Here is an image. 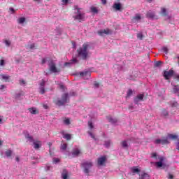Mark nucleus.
<instances>
[{
	"mask_svg": "<svg viewBox=\"0 0 179 179\" xmlns=\"http://www.w3.org/2000/svg\"><path fill=\"white\" fill-rule=\"evenodd\" d=\"M90 48V44L89 43H85L83 45L82 48H80L77 52L78 54V57H80L82 59H86L87 58V55H89V52L87 50Z\"/></svg>",
	"mask_w": 179,
	"mask_h": 179,
	"instance_id": "1",
	"label": "nucleus"
},
{
	"mask_svg": "<svg viewBox=\"0 0 179 179\" xmlns=\"http://www.w3.org/2000/svg\"><path fill=\"white\" fill-rule=\"evenodd\" d=\"M75 13L77 15L74 16V19L76 20H78V22L85 21V13L82 10V8H79L78 6H74Z\"/></svg>",
	"mask_w": 179,
	"mask_h": 179,
	"instance_id": "2",
	"label": "nucleus"
},
{
	"mask_svg": "<svg viewBox=\"0 0 179 179\" xmlns=\"http://www.w3.org/2000/svg\"><path fill=\"white\" fill-rule=\"evenodd\" d=\"M69 99V94L68 93H64L62 95V99H59L57 101H54V103L56 104V106H59V107H61V106H64L68 103V99Z\"/></svg>",
	"mask_w": 179,
	"mask_h": 179,
	"instance_id": "3",
	"label": "nucleus"
},
{
	"mask_svg": "<svg viewBox=\"0 0 179 179\" xmlns=\"http://www.w3.org/2000/svg\"><path fill=\"white\" fill-rule=\"evenodd\" d=\"M81 166L84 169V173H85V174H89L90 173V169L93 167V163L92 162L87 161L81 164Z\"/></svg>",
	"mask_w": 179,
	"mask_h": 179,
	"instance_id": "4",
	"label": "nucleus"
},
{
	"mask_svg": "<svg viewBox=\"0 0 179 179\" xmlns=\"http://www.w3.org/2000/svg\"><path fill=\"white\" fill-rule=\"evenodd\" d=\"M49 68H50V72H53V73L61 72V70L57 69V66H55V63H54L53 61H50L49 62Z\"/></svg>",
	"mask_w": 179,
	"mask_h": 179,
	"instance_id": "5",
	"label": "nucleus"
},
{
	"mask_svg": "<svg viewBox=\"0 0 179 179\" xmlns=\"http://www.w3.org/2000/svg\"><path fill=\"white\" fill-rule=\"evenodd\" d=\"M97 34H99V36H104V34H106V36H108V34H113V31L107 28L106 29H101L98 31Z\"/></svg>",
	"mask_w": 179,
	"mask_h": 179,
	"instance_id": "6",
	"label": "nucleus"
},
{
	"mask_svg": "<svg viewBox=\"0 0 179 179\" xmlns=\"http://www.w3.org/2000/svg\"><path fill=\"white\" fill-rule=\"evenodd\" d=\"M155 143H157V145H160V143L162 145H169L170 142L169 141V137H164L162 139H157Z\"/></svg>",
	"mask_w": 179,
	"mask_h": 179,
	"instance_id": "7",
	"label": "nucleus"
},
{
	"mask_svg": "<svg viewBox=\"0 0 179 179\" xmlns=\"http://www.w3.org/2000/svg\"><path fill=\"white\" fill-rule=\"evenodd\" d=\"M173 75H174V71L173 70H169V71H165L164 72V76L166 80H169V79H170Z\"/></svg>",
	"mask_w": 179,
	"mask_h": 179,
	"instance_id": "8",
	"label": "nucleus"
},
{
	"mask_svg": "<svg viewBox=\"0 0 179 179\" xmlns=\"http://www.w3.org/2000/svg\"><path fill=\"white\" fill-rule=\"evenodd\" d=\"M143 97H145V94H139L134 98V103L138 104L139 101H143Z\"/></svg>",
	"mask_w": 179,
	"mask_h": 179,
	"instance_id": "9",
	"label": "nucleus"
},
{
	"mask_svg": "<svg viewBox=\"0 0 179 179\" xmlns=\"http://www.w3.org/2000/svg\"><path fill=\"white\" fill-rule=\"evenodd\" d=\"M159 162H155V166L158 168L160 169L162 167H163V169H164L165 165L163 164V162L164 160V157H160L159 158Z\"/></svg>",
	"mask_w": 179,
	"mask_h": 179,
	"instance_id": "10",
	"label": "nucleus"
},
{
	"mask_svg": "<svg viewBox=\"0 0 179 179\" xmlns=\"http://www.w3.org/2000/svg\"><path fill=\"white\" fill-rule=\"evenodd\" d=\"M146 17H148V19H157V17H156V15H155V12L152 10H149L148 12H147Z\"/></svg>",
	"mask_w": 179,
	"mask_h": 179,
	"instance_id": "11",
	"label": "nucleus"
},
{
	"mask_svg": "<svg viewBox=\"0 0 179 179\" xmlns=\"http://www.w3.org/2000/svg\"><path fill=\"white\" fill-rule=\"evenodd\" d=\"M9 79H10V76L5 74L0 75V80H4V82H9Z\"/></svg>",
	"mask_w": 179,
	"mask_h": 179,
	"instance_id": "12",
	"label": "nucleus"
},
{
	"mask_svg": "<svg viewBox=\"0 0 179 179\" xmlns=\"http://www.w3.org/2000/svg\"><path fill=\"white\" fill-rule=\"evenodd\" d=\"M142 19V17H141L140 14H136L134 17H132L131 20L133 23H136V22H139Z\"/></svg>",
	"mask_w": 179,
	"mask_h": 179,
	"instance_id": "13",
	"label": "nucleus"
},
{
	"mask_svg": "<svg viewBox=\"0 0 179 179\" xmlns=\"http://www.w3.org/2000/svg\"><path fill=\"white\" fill-rule=\"evenodd\" d=\"M80 154V150L79 148H75L72 151V155L73 156V157H76L79 156Z\"/></svg>",
	"mask_w": 179,
	"mask_h": 179,
	"instance_id": "14",
	"label": "nucleus"
},
{
	"mask_svg": "<svg viewBox=\"0 0 179 179\" xmlns=\"http://www.w3.org/2000/svg\"><path fill=\"white\" fill-rule=\"evenodd\" d=\"M68 171L66 169H63L62 172V179H68Z\"/></svg>",
	"mask_w": 179,
	"mask_h": 179,
	"instance_id": "15",
	"label": "nucleus"
},
{
	"mask_svg": "<svg viewBox=\"0 0 179 179\" xmlns=\"http://www.w3.org/2000/svg\"><path fill=\"white\" fill-rule=\"evenodd\" d=\"M105 162H106V157H101L98 159V164H99V166H102V164H104Z\"/></svg>",
	"mask_w": 179,
	"mask_h": 179,
	"instance_id": "16",
	"label": "nucleus"
},
{
	"mask_svg": "<svg viewBox=\"0 0 179 179\" xmlns=\"http://www.w3.org/2000/svg\"><path fill=\"white\" fill-rule=\"evenodd\" d=\"M34 149H40V148H41V141H34Z\"/></svg>",
	"mask_w": 179,
	"mask_h": 179,
	"instance_id": "17",
	"label": "nucleus"
},
{
	"mask_svg": "<svg viewBox=\"0 0 179 179\" xmlns=\"http://www.w3.org/2000/svg\"><path fill=\"white\" fill-rule=\"evenodd\" d=\"M140 179H150V176L149 174L143 173L140 175Z\"/></svg>",
	"mask_w": 179,
	"mask_h": 179,
	"instance_id": "18",
	"label": "nucleus"
},
{
	"mask_svg": "<svg viewBox=\"0 0 179 179\" xmlns=\"http://www.w3.org/2000/svg\"><path fill=\"white\" fill-rule=\"evenodd\" d=\"M113 9H115V10H121V3H115L113 6Z\"/></svg>",
	"mask_w": 179,
	"mask_h": 179,
	"instance_id": "19",
	"label": "nucleus"
},
{
	"mask_svg": "<svg viewBox=\"0 0 179 179\" xmlns=\"http://www.w3.org/2000/svg\"><path fill=\"white\" fill-rule=\"evenodd\" d=\"M29 110L31 114H38V110L36 108H30Z\"/></svg>",
	"mask_w": 179,
	"mask_h": 179,
	"instance_id": "20",
	"label": "nucleus"
},
{
	"mask_svg": "<svg viewBox=\"0 0 179 179\" xmlns=\"http://www.w3.org/2000/svg\"><path fill=\"white\" fill-rule=\"evenodd\" d=\"M121 145L124 149H128V141H123L121 142Z\"/></svg>",
	"mask_w": 179,
	"mask_h": 179,
	"instance_id": "21",
	"label": "nucleus"
},
{
	"mask_svg": "<svg viewBox=\"0 0 179 179\" xmlns=\"http://www.w3.org/2000/svg\"><path fill=\"white\" fill-rule=\"evenodd\" d=\"M168 138H169L170 139L176 140L178 139V136L173 134H168Z\"/></svg>",
	"mask_w": 179,
	"mask_h": 179,
	"instance_id": "22",
	"label": "nucleus"
},
{
	"mask_svg": "<svg viewBox=\"0 0 179 179\" xmlns=\"http://www.w3.org/2000/svg\"><path fill=\"white\" fill-rule=\"evenodd\" d=\"M63 138H64V139H66V141H71V136L69 134H64Z\"/></svg>",
	"mask_w": 179,
	"mask_h": 179,
	"instance_id": "23",
	"label": "nucleus"
},
{
	"mask_svg": "<svg viewBox=\"0 0 179 179\" xmlns=\"http://www.w3.org/2000/svg\"><path fill=\"white\" fill-rule=\"evenodd\" d=\"M80 75V76H90V72L89 71L81 72Z\"/></svg>",
	"mask_w": 179,
	"mask_h": 179,
	"instance_id": "24",
	"label": "nucleus"
},
{
	"mask_svg": "<svg viewBox=\"0 0 179 179\" xmlns=\"http://www.w3.org/2000/svg\"><path fill=\"white\" fill-rule=\"evenodd\" d=\"M173 93H179V86L178 85H174L173 88Z\"/></svg>",
	"mask_w": 179,
	"mask_h": 179,
	"instance_id": "25",
	"label": "nucleus"
},
{
	"mask_svg": "<svg viewBox=\"0 0 179 179\" xmlns=\"http://www.w3.org/2000/svg\"><path fill=\"white\" fill-rule=\"evenodd\" d=\"M24 22H26V18L24 17H20L18 19V23L20 24H22V23H24Z\"/></svg>",
	"mask_w": 179,
	"mask_h": 179,
	"instance_id": "26",
	"label": "nucleus"
},
{
	"mask_svg": "<svg viewBox=\"0 0 179 179\" xmlns=\"http://www.w3.org/2000/svg\"><path fill=\"white\" fill-rule=\"evenodd\" d=\"M39 93L41 94H44V93H45V88H44V87H39Z\"/></svg>",
	"mask_w": 179,
	"mask_h": 179,
	"instance_id": "27",
	"label": "nucleus"
},
{
	"mask_svg": "<svg viewBox=\"0 0 179 179\" xmlns=\"http://www.w3.org/2000/svg\"><path fill=\"white\" fill-rule=\"evenodd\" d=\"M161 13L162 16H167V10L166 8H162Z\"/></svg>",
	"mask_w": 179,
	"mask_h": 179,
	"instance_id": "28",
	"label": "nucleus"
},
{
	"mask_svg": "<svg viewBox=\"0 0 179 179\" xmlns=\"http://www.w3.org/2000/svg\"><path fill=\"white\" fill-rule=\"evenodd\" d=\"M162 115H163V117H167V115H169V112H167L166 109H163L162 111Z\"/></svg>",
	"mask_w": 179,
	"mask_h": 179,
	"instance_id": "29",
	"label": "nucleus"
},
{
	"mask_svg": "<svg viewBox=\"0 0 179 179\" xmlns=\"http://www.w3.org/2000/svg\"><path fill=\"white\" fill-rule=\"evenodd\" d=\"M6 156H7V157H10V156H12V150H8L6 152Z\"/></svg>",
	"mask_w": 179,
	"mask_h": 179,
	"instance_id": "30",
	"label": "nucleus"
},
{
	"mask_svg": "<svg viewBox=\"0 0 179 179\" xmlns=\"http://www.w3.org/2000/svg\"><path fill=\"white\" fill-rule=\"evenodd\" d=\"M66 148H68V144L64 143L61 145V150H66Z\"/></svg>",
	"mask_w": 179,
	"mask_h": 179,
	"instance_id": "31",
	"label": "nucleus"
},
{
	"mask_svg": "<svg viewBox=\"0 0 179 179\" xmlns=\"http://www.w3.org/2000/svg\"><path fill=\"white\" fill-rule=\"evenodd\" d=\"M134 93V92L132 91L131 89H129L127 92V97H130V96H132V94Z\"/></svg>",
	"mask_w": 179,
	"mask_h": 179,
	"instance_id": "32",
	"label": "nucleus"
},
{
	"mask_svg": "<svg viewBox=\"0 0 179 179\" xmlns=\"http://www.w3.org/2000/svg\"><path fill=\"white\" fill-rule=\"evenodd\" d=\"M64 123L66 124V125H70L71 124V120L69 119H65L64 120Z\"/></svg>",
	"mask_w": 179,
	"mask_h": 179,
	"instance_id": "33",
	"label": "nucleus"
},
{
	"mask_svg": "<svg viewBox=\"0 0 179 179\" xmlns=\"http://www.w3.org/2000/svg\"><path fill=\"white\" fill-rule=\"evenodd\" d=\"M108 120L109 121V122H112V123H114V122H117V120H114V119H112L111 117L108 116L107 117Z\"/></svg>",
	"mask_w": 179,
	"mask_h": 179,
	"instance_id": "34",
	"label": "nucleus"
},
{
	"mask_svg": "<svg viewBox=\"0 0 179 179\" xmlns=\"http://www.w3.org/2000/svg\"><path fill=\"white\" fill-rule=\"evenodd\" d=\"M27 139H29V141H30V142H34V140L33 139V136H31L30 135H27L26 136Z\"/></svg>",
	"mask_w": 179,
	"mask_h": 179,
	"instance_id": "35",
	"label": "nucleus"
},
{
	"mask_svg": "<svg viewBox=\"0 0 179 179\" xmlns=\"http://www.w3.org/2000/svg\"><path fill=\"white\" fill-rule=\"evenodd\" d=\"M91 12H92L93 13H97V8L96 7H91Z\"/></svg>",
	"mask_w": 179,
	"mask_h": 179,
	"instance_id": "36",
	"label": "nucleus"
},
{
	"mask_svg": "<svg viewBox=\"0 0 179 179\" xmlns=\"http://www.w3.org/2000/svg\"><path fill=\"white\" fill-rule=\"evenodd\" d=\"M139 171H141L139 170V169H138L136 167H134L132 169V173H139Z\"/></svg>",
	"mask_w": 179,
	"mask_h": 179,
	"instance_id": "37",
	"label": "nucleus"
},
{
	"mask_svg": "<svg viewBox=\"0 0 179 179\" xmlns=\"http://www.w3.org/2000/svg\"><path fill=\"white\" fill-rule=\"evenodd\" d=\"M137 38H139V40H142L143 38V34H142V33L138 34Z\"/></svg>",
	"mask_w": 179,
	"mask_h": 179,
	"instance_id": "38",
	"label": "nucleus"
},
{
	"mask_svg": "<svg viewBox=\"0 0 179 179\" xmlns=\"http://www.w3.org/2000/svg\"><path fill=\"white\" fill-rule=\"evenodd\" d=\"M162 61H157V62H155V66L156 67H159V66H160L162 65Z\"/></svg>",
	"mask_w": 179,
	"mask_h": 179,
	"instance_id": "39",
	"label": "nucleus"
},
{
	"mask_svg": "<svg viewBox=\"0 0 179 179\" xmlns=\"http://www.w3.org/2000/svg\"><path fill=\"white\" fill-rule=\"evenodd\" d=\"M151 157H152V159H157V153H156V152L152 153V154H151Z\"/></svg>",
	"mask_w": 179,
	"mask_h": 179,
	"instance_id": "40",
	"label": "nucleus"
},
{
	"mask_svg": "<svg viewBox=\"0 0 179 179\" xmlns=\"http://www.w3.org/2000/svg\"><path fill=\"white\" fill-rule=\"evenodd\" d=\"M45 86V81L42 80L41 83H40V87H44Z\"/></svg>",
	"mask_w": 179,
	"mask_h": 179,
	"instance_id": "41",
	"label": "nucleus"
},
{
	"mask_svg": "<svg viewBox=\"0 0 179 179\" xmlns=\"http://www.w3.org/2000/svg\"><path fill=\"white\" fill-rule=\"evenodd\" d=\"M110 143H111V142L110 141V140L107 141L105 142V146L106 148H109L110 147Z\"/></svg>",
	"mask_w": 179,
	"mask_h": 179,
	"instance_id": "42",
	"label": "nucleus"
},
{
	"mask_svg": "<svg viewBox=\"0 0 179 179\" xmlns=\"http://www.w3.org/2000/svg\"><path fill=\"white\" fill-rule=\"evenodd\" d=\"M5 44L7 47H9L10 45V41L8 40H5Z\"/></svg>",
	"mask_w": 179,
	"mask_h": 179,
	"instance_id": "43",
	"label": "nucleus"
},
{
	"mask_svg": "<svg viewBox=\"0 0 179 179\" xmlns=\"http://www.w3.org/2000/svg\"><path fill=\"white\" fill-rule=\"evenodd\" d=\"M162 50L164 51V52H165V54H167V52H169V48H167L166 47H164L162 48Z\"/></svg>",
	"mask_w": 179,
	"mask_h": 179,
	"instance_id": "44",
	"label": "nucleus"
},
{
	"mask_svg": "<svg viewBox=\"0 0 179 179\" xmlns=\"http://www.w3.org/2000/svg\"><path fill=\"white\" fill-rule=\"evenodd\" d=\"M88 126L91 129H93V123L92 122H88Z\"/></svg>",
	"mask_w": 179,
	"mask_h": 179,
	"instance_id": "45",
	"label": "nucleus"
},
{
	"mask_svg": "<svg viewBox=\"0 0 179 179\" xmlns=\"http://www.w3.org/2000/svg\"><path fill=\"white\" fill-rule=\"evenodd\" d=\"M53 163H59V159L53 158Z\"/></svg>",
	"mask_w": 179,
	"mask_h": 179,
	"instance_id": "46",
	"label": "nucleus"
},
{
	"mask_svg": "<svg viewBox=\"0 0 179 179\" xmlns=\"http://www.w3.org/2000/svg\"><path fill=\"white\" fill-rule=\"evenodd\" d=\"M3 65H5V60L3 59L0 60V66H3Z\"/></svg>",
	"mask_w": 179,
	"mask_h": 179,
	"instance_id": "47",
	"label": "nucleus"
},
{
	"mask_svg": "<svg viewBox=\"0 0 179 179\" xmlns=\"http://www.w3.org/2000/svg\"><path fill=\"white\" fill-rule=\"evenodd\" d=\"M177 106H178V103L177 102H174L173 103H172V107H177Z\"/></svg>",
	"mask_w": 179,
	"mask_h": 179,
	"instance_id": "48",
	"label": "nucleus"
},
{
	"mask_svg": "<svg viewBox=\"0 0 179 179\" xmlns=\"http://www.w3.org/2000/svg\"><path fill=\"white\" fill-rule=\"evenodd\" d=\"M99 85H100V84H99V83H94V87H96V88L99 87Z\"/></svg>",
	"mask_w": 179,
	"mask_h": 179,
	"instance_id": "49",
	"label": "nucleus"
},
{
	"mask_svg": "<svg viewBox=\"0 0 179 179\" xmlns=\"http://www.w3.org/2000/svg\"><path fill=\"white\" fill-rule=\"evenodd\" d=\"M3 89H5V85H0V90H3Z\"/></svg>",
	"mask_w": 179,
	"mask_h": 179,
	"instance_id": "50",
	"label": "nucleus"
},
{
	"mask_svg": "<svg viewBox=\"0 0 179 179\" xmlns=\"http://www.w3.org/2000/svg\"><path fill=\"white\" fill-rule=\"evenodd\" d=\"M72 62H75V63H76V62H78V59H76V58H74V59H71V64H72Z\"/></svg>",
	"mask_w": 179,
	"mask_h": 179,
	"instance_id": "51",
	"label": "nucleus"
},
{
	"mask_svg": "<svg viewBox=\"0 0 179 179\" xmlns=\"http://www.w3.org/2000/svg\"><path fill=\"white\" fill-rule=\"evenodd\" d=\"M88 134L90 135L91 137H92L93 139H94V135L92 132H88Z\"/></svg>",
	"mask_w": 179,
	"mask_h": 179,
	"instance_id": "52",
	"label": "nucleus"
},
{
	"mask_svg": "<svg viewBox=\"0 0 179 179\" xmlns=\"http://www.w3.org/2000/svg\"><path fill=\"white\" fill-rule=\"evenodd\" d=\"M101 2L103 5H106V3H107V0H101Z\"/></svg>",
	"mask_w": 179,
	"mask_h": 179,
	"instance_id": "53",
	"label": "nucleus"
},
{
	"mask_svg": "<svg viewBox=\"0 0 179 179\" xmlns=\"http://www.w3.org/2000/svg\"><path fill=\"white\" fill-rule=\"evenodd\" d=\"M173 178H174V176L171 174H169V179H173Z\"/></svg>",
	"mask_w": 179,
	"mask_h": 179,
	"instance_id": "54",
	"label": "nucleus"
},
{
	"mask_svg": "<svg viewBox=\"0 0 179 179\" xmlns=\"http://www.w3.org/2000/svg\"><path fill=\"white\" fill-rule=\"evenodd\" d=\"M46 59H42V62L41 64H44L46 62Z\"/></svg>",
	"mask_w": 179,
	"mask_h": 179,
	"instance_id": "55",
	"label": "nucleus"
},
{
	"mask_svg": "<svg viewBox=\"0 0 179 179\" xmlns=\"http://www.w3.org/2000/svg\"><path fill=\"white\" fill-rule=\"evenodd\" d=\"M63 3H65V5H66V3H68V1L69 0H62Z\"/></svg>",
	"mask_w": 179,
	"mask_h": 179,
	"instance_id": "56",
	"label": "nucleus"
},
{
	"mask_svg": "<svg viewBox=\"0 0 179 179\" xmlns=\"http://www.w3.org/2000/svg\"><path fill=\"white\" fill-rule=\"evenodd\" d=\"M48 146L50 149L51 148V145H52V143H51V142H49V143H48Z\"/></svg>",
	"mask_w": 179,
	"mask_h": 179,
	"instance_id": "57",
	"label": "nucleus"
},
{
	"mask_svg": "<svg viewBox=\"0 0 179 179\" xmlns=\"http://www.w3.org/2000/svg\"><path fill=\"white\" fill-rule=\"evenodd\" d=\"M30 48H31V50L33 49V48H34V44H31V45H30Z\"/></svg>",
	"mask_w": 179,
	"mask_h": 179,
	"instance_id": "58",
	"label": "nucleus"
},
{
	"mask_svg": "<svg viewBox=\"0 0 179 179\" xmlns=\"http://www.w3.org/2000/svg\"><path fill=\"white\" fill-rule=\"evenodd\" d=\"M10 10H11V12H15V9L13 8H10Z\"/></svg>",
	"mask_w": 179,
	"mask_h": 179,
	"instance_id": "59",
	"label": "nucleus"
},
{
	"mask_svg": "<svg viewBox=\"0 0 179 179\" xmlns=\"http://www.w3.org/2000/svg\"><path fill=\"white\" fill-rule=\"evenodd\" d=\"M129 110H132V109L134 108V106H129Z\"/></svg>",
	"mask_w": 179,
	"mask_h": 179,
	"instance_id": "60",
	"label": "nucleus"
},
{
	"mask_svg": "<svg viewBox=\"0 0 179 179\" xmlns=\"http://www.w3.org/2000/svg\"><path fill=\"white\" fill-rule=\"evenodd\" d=\"M177 149H178V150H179V142L177 144Z\"/></svg>",
	"mask_w": 179,
	"mask_h": 179,
	"instance_id": "61",
	"label": "nucleus"
},
{
	"mask_svg": "<svg viewBox=\"0 0 179 179\" xmlns=\"http://www.w3.org/2000/svg\"><path fill=\"white\" fill-rule=\"evenodd\" d=\"M64 87L63 85H60V88H61V89H64Z\"/></svg>",
	"mask_w": 179,
	"mask_h": 179,
	"instance_id": "62",
	"label": "nucleus"
},
{
	"mask_svg": "<svg viewBox=\"0 0 179 179\" xmlns=\"http://www.w3.org/2000/svg\"><path fill=\"white\" fill-rule=\"evenodd\" d=\"M20 83H25V82H24V80H22L21 81H20Z\"/></svg>",
	"mask_w": 179,
	"mask_h": 179,
	"instance_id": "63",
	"label": "nucleus"
},
{
	"mask_svg": "<svg viewBox=\"0 0 179 179\" xmlns=\"http://www.w3.org/2000/svg\"><path fill=\"white\" fill-rule=\"evenodd\" d=\"M43 107L44 108H45V110H47V108H48L47 105H44Z\"/></svg>",
	"mask_w": 179,
	"mask_h": 179,
	"instance_id": "64",
	"label": "nucleus"
}]
</instances>
